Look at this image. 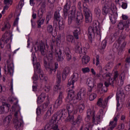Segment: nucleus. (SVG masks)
Returning a JSON list of instances; mask_svg holds the SVG:
<instances>
[{"label": "nucleus", "mask_w": 130, "mask_h": 130, "mask_svg": "<svg viewBox=\"0 0 130 130\" xmlns=\"http://www.w3.org/2000/svg\"><path fill=\"white\" fill-rule=\"evenodd\" d=\"M8 101L10 102V103H13V105L12 107V109L13 111H15L14 114V127L16 130H21V126L22 124H23V120L20 119L18 120V116L19 115V113H20V110L21 108L20 106L18 105V100L16 98L14 97H10L8 98Z\"/></svg>", "instance_id": "nucleus-1"}, {"label": "nucleus", "mask_w": 130, "mask_h": 130, "mask_svg": "<svg viewBox=\"0 0 130 130\" xmlns=\"http://www.w3.org/2000/svg\"><path fill=\"white\" fill-rule=\"evenodd\" d=\"M44 64L46 71L48 72L49 75H52V72L55 73L56 70L58 69V63L53 62V55L52 51H49L48 55L43 58Z\"/></svg>", "instance_id": "nucleus-2"}, {"label": "nucleus", "mask_w": 130, "mask_h": 130, "mask_svg": "<svg viewBox=\"0 0 130 130\" xmlns=\"http://www.w3.org/2000/svg\"><path fill=\"white\" fill-rule=\"evenodd\" d=\"M96 35L99 37V39H101L100 23L97 21H94L92 23V25L89 26L88 29V36L89 39L91 40L93 36H95Z\"/></svg>", "instance_id": "nucleus-3"}, {"label": "nucleus", "mask_w": 130, "mask_h": 130, "mask_svg": "<svg viewBox=\"0 0 130 130\" xmlns=\"http://www.w3.org/2000/svg\"><path fill=\"white\" fill-rule=\"evenodd\" d=\"M83 19H84V17L82 14L78 15L76 18V9L74 8L71 11H69L68 14V25H72V23L75 20L77 25H80L82 23Z\"/></svg>", "instance_id": "nucleus-4"}, {"label": "nucleus", "mask_w": 130, "mask_h": 130, "mask_svg": "<svg viewBox=\"0 0 130 130\" xmlns=\"http://www.w3.org/2000/svg\"><path fill=\"white\" fill-rule=\"evenodd\" d=\"M35 60H36V56H35V54L32 53V63L34 64V67L35 70H36L37 73L38 74H40V80H42V81H44L45 82H46L47 80H48V78L45 76L43 74H42V72L41 71L40 69V63L39 62H37L35 63Z\"/></svg>", "instance_id": "nucleus-5"}, {"label": "nucleus", "mask_w": 130, "mask_h": 130, "mask_svg": "<svg viewBox=\"0 0 130 130\" xmlns=\"http://www.w3.org/2000/svg\"><path fill=\"white\" fill-rule=\"evenodd\" d=\"M41 108H42L43 111H48L46 114L44 116V119H47L49 118V116H51V114L53 113V110H52V105H50V102L48 101L46 103H44L40 106Z\"/></svg>", "instance_id": "nucleus-6"}, {"label": "nucleus", "mask_w": 130, "mask_h": 130, "mask_svg": "<svg viewBox=\"0 0 130 130\" xmlns=\"http://www.w3.org/2000/svg\"><path fill=\"white\" fill-rule=\"evenodd\" d=\"M7 66H5L4 68L5 73L6 75H10L12 77L14 73V62L13 59L11 58V55L7 60Z\"/></svg>", "instance_id": "nucleus-7"}, {"label": "nucleus", "mask_w": 130, "mask_h": 130, "mask_svg": "<svg viewBox=\"0 0 130 130\" xmlns=\"http://www.w3.org/2000/svg\"><path fill=\"white\" fill-rule=\"evenodd\" d=\"M115 8V5L114 4L112 3L110 0L105 4V5L103 7L102 9V13L104 16H107V14L112 10Z\"/></svg>", "instance_id": "nucleus-8"}, {"label": "nucleus", "mask_w": 130, "mask_h": 130, "mask_svg": "<svg viewBox=\"0 0 130 130\" xmlns=\"http://www.w3.org/2000/svg\"><path fill=\"white\" fill-rule=\"evenodd\" d=\"M69 114H70L67 112L66 109L60 110L56 113V114L53 115L52 120H56L57 122L58 120H60L61 117L66 118Z\"/></svg>", "instance_id": "nucleus-9"}, {"label": "nucleus", "mask_w": 130, "mask_h": 130, "mask_svg": "<svg viewBox=\"0 0 130 130\" xmlns=\"http://www.w3.org/2000/svg\"><path fill=\"white\" fill-rule=\"evenodd\" d=\"M83 12H84V16L85 17L86 23H91L92 22V14L91 11L89 10V7L86 4H83Z\"/></svg>", "instance_id": "nucleus-10"}, {"label": "nucleus", "mask_w": 130, "mask_h": 130, "mask_svg": "<svg viewBox=\"0 0 130 130\" xmlns=\"http://www.w3.org/2000/svg\"><path fill=\"white\" fill-rule=\"evenodd\" d=\"M12 36L10 33L6 32L5 34L3 36L2 38L0 40V47L4 48L5 47V43H8L9 41L12 42L11 39Z\"/></svg>", "instance_id": "nucleus-11"}, {"label": "nucleus", "mask_w": 130, "mask_h": 130, "mask_svg": "<svg viewBox=\"0 0 130 130\" xmlns=\"http://www.w3.org/2000/svg\"><path fill=\"white\" fill-rule=\"evenodd\" d=\"M71 6H72V2H71V0H67L66 4L63 9L64 18H65V19L68 17V12L70 10Z\"/></svg>", "instance_id": "nucleus-12"}, {"label": "nucleus", "mask_w": 130, "mask_h": 130, "mask_svg": "<svg viewBox=\"0 0 130 130\" xmlns=\"http://www.w3.org/2000/svg\"><path fill=\"white\" fill-rule=\"evenodd\" d=\"M75 52H76V53H82L85 55L87 53V49L86 48L82 49V47H81V43L79 42L76 45Z\"/></svg>", "instance_id": "nucleus-13"}, {"label": "nucleus", "mask_w": 130, "mask_h": 130, "mask_svg": "<svg viewBox=\"0 0 130 130\" xmlns=\"http://www.w3.org/2000/svg\"><path fill=\"white\" fill-rule=\"evenodd\" d=\"M75 97V90L70 89L68 91V96L65 99V101L67 103H70L71 101H73V99Z\"/></svg>", "instance_id": "nucleus-14"}, {"label": "nucleus", "mask_w": 130, "mask_h": 130, "mask_svg": "<svg viewBox=\"0 0 130 130\" xmlns=\"http://www.w3.org/2000/svg\"><path fill=\"white\" fill-rule=\"evenodd\" d=\"M79 80V74L74 73L71 76V79H69L68 85H74L75 82H77Z\"/></svg>", "instance_id": "nucleus-15"}, {"label": "nucleus", "mask_w": 130, "mask_h": 130, "mask_svg": "<svg viewBox=\"0 0 130 130\" xmlns=\"http://www.w3.org/2000/svg\"><path fill=\"white\" fill-rule=\"evenodd\" d=\"M86 88H82L77 93V99H79V100H82V99H84L85 98V96H86Z\"/></svg>", "instance_id": "nucleus-16"}, {"label": "nucleus", "mask_w": 130, "mask_h": 130, "mask_svg": "<svg viewBox=\"0 0 130 130\" xmlns=\"http://www.w3.org/2000/svg\"><path fill=\"white\" fill-rule=\"evenodd\" d=\"M11 105L10 104H6L5 106H0V114H3L4 113H7L9 112Z\"/></svg>", "instance_id": "nucleus-17"}, {"label": "nucleus", "mask_w": 130, "mask_h": 130, "mask_svg": "<svg viewBox=\"0 0 130 130\" xmlns=\"http://www.w3.org/2000/svg\"><path fill=\"white\" fill-rule=\"evenodd\" d=\"M38 17H39V19L37 21V24L38 25V28H41V25L44 24V21H45V18H43V15L38 13Z\"/></svg>", "instance_id": "nucleus-18"}, {"label": "nucleus", "mask_w": 130, "mask_h": 130, "mask_svg": "<svg viewBox=\"0 0 130 130\" xmlns=\"http://www.w3.org/2000/svg\"><path fill=\"white\" fill-rule=\"evenodd\" d=\"M62 99H63V92L60 91L58 98L55 102V105L60 106V105L62 104Z\"/></svg>", "instance_id": "nucleus-19"}, {"label": "nucleus", "mask_w": 130, "mask_h": 130, "mask_svg": "<svg viewBox=\"0 0 130 130\" xmlns=\"http://www.w3.org/2000/svg\"><path fill=\"white\" fill-rule=\"evenodd\" d=\"M56 122H57L56 121V120H52V117L49 123L46 124L44 130H49L52 129V126H53V124H55Z\"/></svg>", "instance_id": "nucleus-20"}, {"label": "nucleus", "mask_w": 130, "mask_h": 130, "mask_svg": "<svg viewBox=\"0 0 130 130\" xmlns=\"http://www.w3.org/2000/svg\"><path fill=\"white\" fill-rule=\"evenodd\" d=\"M98 91L101 94L107 92V88L103 86V83H99L98 84Z\"/></svg>", "instance_id": "nucleus-21"}, {"label": "nucleus", "mask_w": 130, "mask_h": 130, "mask_svg": "<svg viewBox=\"0 0 130 130\" xmlns=\"http://www.w3.org/2000/svg\"><path fill=\"white\" fill-rule=\"evenodd\" d=\"M94 113H95V112L92 111L91 109L87 110V116L85 119V120L86 122H89V121H90V120L91 119V117H93V116H94Z\"/></svg>", "instance_id": "nucleus-22"}, {"label": "nucleus", "mask_w": 130, "mask_h": 130, "mask_svg": "<svg viewBox=\"0 0 130 130\" xmlns=\"http://www.w3.org/2000/svg\"><path fill=\"white\" fill-rule=\"evenodd\" d=\"M63 51L64 55H66L67 60H71L72 59V53H71V51H70V48L69 47H66Z\"/></svg>", "instance_id": "nucleus-23"}, {"label": "nucleus", "mask_w": 130, "mask_h": 130, "mask_svg": "<svg viewBox=\"0 0 130 130\" xmlns=\"http://www.w3.org/2000/svg\"><path fill=\"white\" fill-rule=\"evenodd\" d=\"M67 109L70 113H72L73 111H74L75 113H77V112L78 111V108L74 107L72 104H68L67 106Z\"/></svg>", "instance_id": "nucleus-24"}, {"label": "nucleus", "mask_w": 130, "mask_h": 130, "mask_svg": "<svg viewBox=\"0 0 130 130\" xmlns=\"http://www.w3.org/2000/svg\"><path fill=\"white\" fill-rule=\"evenodd\" d=\"M125 96V95H124V93L123 92V91L118 90L116 93V100L118 102V101H119V99L120 100L122 99H124Z\"/></svg>", "instance_id": "nucleus-25"}, {"label": "nucleus", "mask_w": 130, "mask_h": 130, "mask_svg": "<svg viewBox=\"0 0 130 130\" xmlns=\"http://www.w3.org/2000/svg\"><path fill=\"white\" fill-rule=\"evenodd\" d=\"M40 5H41V8L38 11V14H40L41 15H43L44 12H45V8L46 7V5L45 2L40 3Z\"/></svg>", "instance_id": "nucleus-26"}, {"label": "nucleus", "mask_w": 130, "mask_h": 130, "mask_svg": "<svg viewBox=\"0 0 130 130\" xmlns=\"http://www.w3.org/2000/svg\"><path fill=\"white\" fill-rule=\"evenodd\" d=\"M11 120H12V116L11 115L7 116L4 119L3 121V123L4 126L5 127H8L10 123L11 122Z\"/></svg>", "instance_id": "nucleus-27"}, {"label": "nucleus", "mask_w": 130, "mask_h": 130, "mask_svg": "<svg viewBox=\"0 0 130 130\" xmlns=\"http://www.w3.org/2000/svg\"><path fill=\"white\" fill-rule=\"evenodd\" d=\"M46 98V94L45 93H42L37 99V102L39 104H41L43 102H44L45 98Z\"/></svg>", "instance_id": "nucleus-28"}, {"label": "nucleus", "mask_w": 130, "mask_h": 130, "mask_svg": "<svg viewBox=\"0 0 130 130\" xmlns=\"http://www.w3.org/2000/svg\"><path fill=\"white\" fill-rule=\"evenodd\" d=\"M86 84L88 87H95V82L94 81V79L91 77L87 78Z\"/></svg>", "instance_id": "nucleus-29"}, {"label": "nucleus", "mask_w": 130, "mask_h": 130, "mask_svg": "<svg viewBox=\"0 0 130 130\" xmlns=\"http://www.w3.org/2000/svg\"><path fill=\"white\" fill-rule=\"evenodd\" d=\"M118 77V72H116L114 73V77H110L109 79V83L111 85H112V87H114V81H116V78Z\"/></svg>", "instance_id": "nucleus-30"}, {"label": "nucleus", "mask_w": 130, "mask_h": 130, "mask_svg": "<svg viewBox=\"0 0 130 130\" xmlns=\"http://www.w3.org/2000/svg\"><path fill=\"white\" fill-rule=\"evenodd\" d=\"M62 53L61 52V50H59L58 51H56V56L58 57L57 60L58 61H62L63 60V57L61 55Z\"/></svg>", "instance_id": "nucleus-31"}, {"label": "nucleus", "mask_w": 130, "mask_h": 130, "mask_svg": "<svg viewBox=\"0 0 130 130\" xmlns=\"http://www.w3.org/2000/svg\"><path fill=\"white\" fill-rule=\"evenodd\" d=\"M101 115H98L95 118V113H94V116H92V122L95 124H98L100 122V117Z\"/></svg>", "instance_id": "nucleus-32"}, {"label": "nucleus", "mask_w": 130, "mask_h": 130, "mask_svg": "<svg viewBox=\"0 0 130 130\" xmlns=\"http://www.w3.org/2000/svg\"><path fill=\"white\" fill-rule=\"evenodd\" d=\"M80 32H81V29L79 27L77 28L73 31L74 36L75 39H79V35L80 34Z\"/></svg>", "instance_id": "nucleus-33"}, {"label": "nucleus", "mask_w": 130, "mask_h": 130, "mask_svg": "<svg viewBox=\"0 0 130 130\" xmlns=\"http://www.w3.org/2000/svg\"><path fill=\"white\" fill-rule=\"evenodd\" d=\"M83 64H87L90 61V57L88 55L83 56L82 58Z\"/></svg>", "instance_id": "nucleus-34"}, {"label": "nucleus", "mask_w": 130, "mask_h": 130, "mask_svg": "<svg viewBox=\"0 0 130 130\" xmlns=\"http://www.w3.org/2000/svg\"><path fill=\"white\" fill-rule=\"evenodd\" d=\"M94 14L98 18H100L101 16V10L99 7H96L94 9Z\"/></svg>", "instance_id": "nucleus-35"}, {"label": "nucleus", "mask_w": 130, "mask_h": 130, "mask_svg": "<svg viewBox=\"0 0 130 130\" xmlns=\"http://www.w3.org/2000/svg\"><path fill=\"white\" fill-rule=\"evenodd\" d=\"M40 51L42 55H45L46 54V49H45V46L44 44L40 45Z\"/></svg>", "instance_id": "nucleus-36"}, {"label": "nucleus", "mask_w": 130, "mask_h": 130, "mask_svg": "<svg viewBox=\"0 0 130 130\" xmlns=\"http://www.w3.org/2000/svg\"><path fill=\"white\" fill-rule=\"evenodd\" d=\"M58 24H59V30H62L63 28H64V22L63 19H61V20H58Z\"/></svg>", "instance_id": "nucleus-37"}, {"label": "nucleus", "mask_w": 130, "mask_h": 130, "mask_svg": "<svg viewBox=\"0 0 130 130\" xmlns=\"http://www.w3.org/2000/svg\"><path fill=\"white\" fill-rule=\"evenodd\" d=\"M125 79V74L124 73H122L120 75V86H122L123 85V82H124V80Z\"/></svg>", "instance_id": "nucleus-38"}, {"label": "nucleus", "mask_w": 130, "mask_h": 130, "mask_svg": "<svg viewBox=\"0 0 130 130\" xmlns=\"http://www.w3.org/2000/svg\"><path fill=\"white\" fill-rule=\"evenodd\" d=\"M60 19H61V17H60V15H59V12L58 11H56L54 13V20L59 21Z\"/></svg>", "instance_id": "nucleus-39"}, {"label": "nucleus", "mask_w": 130, "mask_h": 130, "mask_svg": "<svg viewBox=\"0 0 130 130\" xmlns=\"http://www.w3.org/2000/svg\"><path fill=\"white\" fill-rule=\"evenodd\" d=\"M110 20L112 24H115L116 23V17L114 14H112L110 16Z\"/></svg>", "instance_id": "nucleus-40"}, {"label": "nucleus", "mask_w": 130, "mask_h": 130, "mask_svg": "<svg viewBox=\"0 0 130 130\" xmlns=\"http://www.w3.org/2000/svg\"><path fill=\"white\" fill-rule=\"evenodd\" d=\"M74 36L72 35H68L66 37V40L68 41V42H71V43H73V41H74Z\"/></svg>", "instance_id": "nucleus-41"}, {"label": "nucleus", "mask_w": 130, "mask_h": 130, "mask_svg": "<svg viewBox=\"0 0 130 130\" xmlns=\"http://www.w3.org/2000/svg\"><path fill=\"white\" fill-rule=\"evenodd\" d=\"M79 108V112L80 113H82L83 112V111L84 109H85V105H84V103H81L78 106H77Z\"/></svg>", "instance_id": "nucleus-42"}, {"label": "nucleus", "mask_w": 130, "mask_h": 130, "mask_svg": "<svg viewBox=\"0 0 130 130\" xmlns=\"http://www.w3.org/2000/svg\"><path fill=\"white\" fill-rule=\"evenodd\" d=\"M82 116L79 115L77 116V118L76 119V120L75 121H74V124H76V123H77V124H80V123H81V122H82Z\"/></svg>", "instance_id": "nucleus-43"}, {"label": "nucleus", "mask_w": 130, "mask_h": 130, "mask_svg": "<svg viewBox=\"0 0 130 130\" xmlns=\"http://www.w3.org/2000/svg\"><path fill=\"white\" fill-rule=\"evenodd\" d=\"M54 29L53 26L51 25H48L47 27V32L48 33H52L54 31Z\"/></svg>", "instance_id": "nucleus-44"}, {"label": "nucleus", "mask_w": 130, "mask_h": 130, "mask_svg": "<svg viewBox=\"0 0 130 130\" xmlns=\"http://www.w3.org/2000/svg\"><path fill=\"white\" fill-rule=\"evenodd\" d=\"M56 79L57 83H60L61 82V73L59 71L57 72Z\"/></svg>", "instance_id": "nucleus-45"}, {"label": "nucleus", "mask_w": 130, "mask_h": 130, "mask_svg": "<svg viewBox=\"0 0 130 130\" xmlns=\"http://www.w3.org/2000/svg\"><path fill=\"white\" fill-rule=\"evenodd\" d=\"M10 28H11V24H10V23H5L4 26L2 28V31H5V30H9Z\"/></svg>", "instance_id": "nucleus-46"}, {"label": "nucleus", "mask_w": 130, "mask_h": 130, "mask_svg": "<svg viewBox=\"0 0 130 130\" xmlns=\"http://www.w3.org/2000/svg\"><path fill=\"white\" fill-rule=\"evenodd\" d=\"M107 44V41H106V40H103L102 42V47L101 48H100V50H105Z\"/></svg>", "instance_id": "nucleus-47"}, {"label": "nucleus", "mask_w": 130, "mask_h": 130, "mask_svg": "<svg viewBox=\"0 0 130 130\" xmlns=\"http://www.w3.org/2000/svg\"><path fill=\"white\" fill-rule=\"evenodd\" d=\"M112 97V96H109L108 98H105L103 102V106L105 107L106 106V105H107V104L108 103V101L109 100V99H111Z\"/></svg>", "instance_id": "nucleus-48"}, {"label": "nucleus", "mask_w": 130, "mask_h": 130, "mask_svg": "<svg viewBox=\"0 0 130 130\" xmlns=\"http://www.w3.org/2000/svg\"><path fill=\"white\" fill-rule=\"evenodd\" d=\"M74 115H70V114H69V117H68L66 119V121H70V122H74Z\"/></svg>", "instance_id": "nucleus-49"}, {"label": "nucleus", "mask_w": 130, "mask_h": 130, "mask_svg": "<svg viewBox=\"0 0 130 130\" xmlns=\"http://www.w3.org/2000/svg\"><path fill=\"white\" fill-rule=\"evenodd\" d=\"M117 27L120 30H123L124 27H125V25L123 24L122 21H120V22L118 23Z\"/></svg>", "instance_id": "nucleus-50"}, {"label": "nucleus", "mask_w": 130, "mask_h": 130, "mask_svg": "<svg viewBox=\"0 0 130 130\" xmlns=\"http://www.w3.org/2000/svg\"><path fill=\"white\" fill-rule=\"evenodd\" d=\"M89 96V99L90 101H93L97 97V95L95 93H90L89 95H88Z\"/></svg>", "instance_id": "nucleus-51"}, {"label": "nucleus", "mask_w": 130, "mask_h": 130, "mask_svg": "<svg viewBox=\"0 0 130 130\" xmlns=\"http://www.w3.org/2000/svg\"><path fill=\"white\" fill-rule=\"evenodd\" d=\"M37 73V71L36 70V69H35V73L32 77V79L34 80V82H36V81L38 80V79H39V78L38 77V75L36 74Z\"/></svg>", "instance_id": "nucleus-52"}, {"label": "nucleus", "mask_w": 130, "mask_h": 130, "mask_svg": "<svg viewBox=\"0 0 130 130\" xmlns=\"http://www.w3.org/2000/svg\"><path fill=\"white\" fill-rule=\"evenodd\" d=\"M125 45H126V43L125 42L123 43L122 46L120 45V44H119L118 46H117V49L119 50V51H121V50H122V48H123Z\"/></svg>", "instance_id": "nucleus-53"}, {"label": "nucleus", "mask_w": 130, "mask_h": 130, "mask_svg": "<svg viewBox=\"0 0 130 130\" xmlns=\"http://www.w3.org/2000/svg\"><path fill=\"white\" fill-rule=\"evenodd\" d=\"M70 68L69 67H66L63 71V75H69L70 74Z\"/></svg>", "instance_id": "nucleus-54"}, {"label": "nucleus", "mask_w": 130, "mask_h": 130, "mask_svg": "<svg viewBox=\"0 0 130 130\" xmlns=\"http://www.w3.org/2000/svg\"><path fill=\"white\" fill-rule=\"evenodd\" d=\"M23 6H24V0L20 1L19 3V5H18V6L17 7V8L18 10H20L21 9H22V8H23Z\"/></svg>", "instance_id": "nucleus-55"}, {"label": "nucleus", "mask_w": 130, "mask_h": 130, "mask_svg": "<svg viewBox=\"0 0 130 130\" xmlns=\"http://www.w3.org/2000/svg\"><path fill=\"white\" fill-rule=\"evenodd\" d=\"M37 87H38V83H37V81H34L32 91H36V90H37Z\"/></svg>", "instance_id": "nucleus-56"}, {"label": "nucleus", "mask_w": 130, "mask_h": 130, "mask_svg": "<svg viewBox=\"0 0 130 130\" xmlns=\"http://www.w3.org/2000/svg\"><path fill=\"white\" fill-rule=\"evenodd\" d=\"M60 83H57V85L54 86V91H56L60 90Z\"/></svg>", "instance_id": "nucleus-57"}, {"label": "nucleus", "mask_w": 130, "mask_h": 130, "mask_svg": "<svg viewBox=\"0 0 130 130\" xmlns=\"http://www.w3.org/2000/svg\"><path fill=\"white\" fill-rule=\"evenodd\" d=\"M102 102H103V99L101 98L99 99L96 104L98 106H100V107H101V106L103 105V103Z\"/></svg>", "instance_id": "nucleus-58"}, {"label": "nucleus", "mask_w": 130, "mask_h": 130, "mask_svg": "<svg viewBox=\"0 0 130 130\" xmlns=\"http://www.w3.org/2000/svg\"><path fill=\"white\" fill-rule=\"evenodd\" d=\"M93 89H94V87H91L88 86L87 92V95H90V94H92V92H93Z\"/></svg>", "instance_id": "nucleus-59"}, {"label": "nucleus", "mask_w": 130, "mask_h": 130, "mask_svg": "<svg viewBox=\"0 0 130 130\" xmlns=\"http://www.w3.org/2000/svg\"><path fill=\"white\" fill-rule=\"evenodd\" d=\"M124 127H125L124 124V123H121V124L118 125L117 129H118V130L124 129Z\"/></svg>", "instance_id": "nucleus-60"}, {"label": "nucleus", "mask_w": 130, "mask_h": 130, "mask_svg": "<svg viewBox=\"0 0 130 130\" xmlns=\"http://www.w3.org/2000/svg\"><path fill=\"white\" fill-rule=\"evenodd\" d=\"M82 71L83 74H86L90 72V69H89V68L88 67H86V68H82Z\"/></svg>", "instance_id": "nucleus-61"}, {"label": "nucleus", "mask_w": 130, "mask_h": 130, "mask_svg": "<svg viewBox=\"0 0 130 130\" xmlns=\"http://www.w3.org/2000/svg\"><path fill=\"white\" fill-rule=\"evenodd\" d=\"M4 4L11 6L12 4H13V0H4Z\"/></svg>", "instance_id": "nucleus-62"}, {"label": "nucleus", "mask_w": 130, "mask_h": 130, "mask_svg": "<svg viewBox=\"0 0 130 130\" xmlns=\"http://www.w3.org/2000/svg\"><path fill=\"white\" fill-rule=\"evenodd\" d=\"M52 130H59L58 128V125L56 124V123L53 124V126H52Z\"/></svg>", "instance_id": "nucleus-63"}, {"label": "nucleus", "mask_w": 130, "mask_h": 130, "mask_svg": "<svg viewBox=\"0 0 130 130\" xmlns=\"http://www.w3.org/2000/svg\"><path fill=\"white\" fill-rule=\"evenodd\" d=\"M125 28H127L128 29H130V20L128 19L126 21V24L125 25Z\"/></svg>", "instance_id": "nucleus-64"}]
</instances>
